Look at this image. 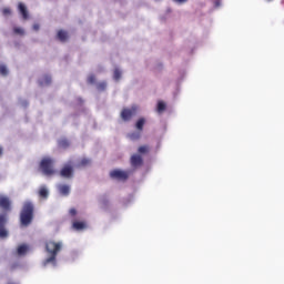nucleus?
Segmentation results:
<instances>
[{
	"mask_svg": "<svg viewBox=\"0 0 284 284\" xmlns=\"http://www.w3.org/2000/svg\"><path fill=\"white\" fill-rule=\"evenodd\" d=\"M34 220V204L24 202L20 212V224L22 227H28Z\"/></svg>",
	"mask_w": 284,
	"mask_h": 284,
	"instance_id": "nucleus-1",
	"label": "nucleus"
},
{
	"mask_svg": "<svg viewBox=\"0 0 284 284\" xmlns=\"http://www.w3.org/2000/svg\"><path fill=\"white\" fill-rule=\"evenodd\" d=\"M61 247H63L61 242H54L52 240L45 242V251L50 256L44 261V265H48L49 263L57 265V254L61 252Z\"/></svg>",
	"mask_w": 284,
	"mask_h": 284,
	"instance_id": "nucleus-2",
	"label": "nucleus"
},
{
	"mask_svg": "<svg viewBox=\"0 0 284 284\" xmlns=\"http://www.w3.org/2000/svg\"><path fill=\"white\" fill-rule=\"evenodd\" d=\"M40 170L45 176H52L54 174V160L51 158H44L40 162Z\"/></svg>",
	"mask_w": 284,
	"mask_h": 284,
	"instance_id": "nucleus-3",
	"label": "nucleus"
},
{
	"mask_svg": "<svg viewBox=\"0 0 284 284\" xmlns=\"http://www.w3.org/2000/svg\"><path fill=\"white\" fill-rule=\"evenodd\" d=\"M136 106H131V108H124L122 109L120 116L122 121L128 123L129 121H132L133 116H136Z\"/></svg>",
	"mask_w": 284,
	"mask_h": 284,
	"instance_id": "nucleus-4",
	"label": "nucleus"
},
{
	"mask_svg": "<svg viewBox=\"0 0 284 284\" xmlns=\"http://www.w3.org/2000/svg\"><path fill=\"white\" fill-rule=\"evenodd\" d=\"M110 178L114 181H125L126 179H130V173H128L126 171L114 169L110 172Z\"/></svg>",
	"mask_w": 284,
	"mask_h": 284,
	"instance_id": "nucleus-5",
	"label": "nucleus"
},
{
	"mask_svg": "<svg viewBox=\"0 0 284 284\" xmlns=\"http://www.w3.org/2000/svg\"><path fill=\"white\" fill-rule=\"evenodd\" d=\"M73 174L74 168L70 164L64 165L60 171V176H62V179H72Z\"/></svg>",
	"mask_w": 284,
	"mask_h": 284,
	"instance_id": "nucleus-6",
	"label": "nucleus"
},
{
	"mask_svg": "<svg viewBox=\"0 0 284 284\" xmlns=\"http://www.w3.org/2000/svg\"><path fill=\"white\" fill-rule=\"evenodd\" d=\"M130 164L134 170L143 166V158L139 154H133L130 159Z\"/></svg>",
	"mask_w": 284,
	"mask_h": 284,
	"instance_id": "nucleus-7",
	"label": "nucleus"
},
{
	"mask_svg": "<svg viewBox=\"0 0 284 284\" xmlns=\"http://www.w3.org/2000/svg\"><path fill=\"white\" fill-rule=\"evenodd\" d=\"M6 223H8V217L0 214V239H6L8 236V230H6Z\"/></svg>",
	"mask_w": 284,
	"mask_h": 284,
	"instance_id": "nucleus-8",
	"label": "nucleus"
},
{
	"mask_svg": "<svg viewBox=\"0 0 284 284\" xmlns=\"http://www.w3.org/2000/svg\"><path fill=\"white\" fill-rule=\"evenodd\" d=\"M0 207L3 210V212H10V210H12L10 197L0 195Z\"/></svg>",
	"mask_w": 284,
	"mask_h": 284,
	"instance_id": "nucleus-9",
	"label": "nucleus"
},
{
	"mask_svg": "<svg viewBox=\"0 0 284 284\" xmlns=\"http://www.w3.org/2000/svg\"><path fill=\"white\" fill-rule=\"evenodd\" d=\"M87 229H88V224L83 221L75 220L72 222V230H75V232H81Z\"/></svg>",
	"mask_w": 284,
	"mask_h": 284,
	"instance_id": "nucleus-10",
	"label": "nucleus"
},
{
	"mask_svg": "<svg viewBox=\"0 0 284 284\" xmlns=\"http://www.w3.org/2000/svg\"><path fill=\"white\" fill-rule=\"evenodd\" d=\"M18 9H19L20 14L22 16V19L28 20L30 18V16L28 14V8H26V4L20 2L18 4Z\"/></svg>",
	"mask_w": 284,
	"mask_h": 284,
	"instance_id": "nucleus-11",
	"label": "nucleus"
},
{
	"mask_svg": "<svg viewBox=\"0 0 284 284\" xmlns=\"http://www.w3.org/2000/svg\"><path fill=\"white\" fill-rule=\"evenodd\" d=\"M58 190L62 196H68L70 194V185L68 184H59Z\"/></svg>",
	"mask_w": 284,
	"mask_h": 284,
	"instance_id": "nucleus-12",
	"label": "nucleus"
},
{
	"mask_svg": "<svg viewBox=\"0 0 284 284\" xmlns=\"http://www.w3.org/2000/svg\"><path fill=\"white\" fill-rule=\"evenodd\" d=\"M39 85H50L52 83V78L50 75H44L38 81Z\"/></svg>",
	"mask_w": 284,
	"mask_h": 284,
	"instance_id": "nucleus-13",
	"label": "nucleus"
},
{
	"mask_svg": "<svg viewBox=\"0 0 284 284\" xmlns=\"http://www.w3.org/2000/svg\"><path fill=\"white\" fill-rule=\"evenodd\" d=\"M58 39L62 43H65V41H68V32L63 30L58 31Z\"/></svg>",
	"mask_w": 284,
	"mask_h": 284,
	"instance_id": "nucleus-14",
	"label": "nucleus"
},
{
	"mask_svg": "<svg viewBox=\"0 0 284 284\" xmlns=\"http://www.w3.org/2000/svg\"><path fill=\"white\" fill-rule=\"evenodd\" d=\"M143 125H145V118H140L135 123V128L139 132H143Z\"/></svg>",
	"mask_w": 284,
	"mask_h": 284,
	"instance_id": "nucleus-15",
	"label": "nucleus"
},
{
	"mask_svg": "<svg viewBox=\"0 0 284 284\" xmlns=\"http://www.w3.org/2000/svg\"><path fill=\"white\" fill-rule=\"evenodd\" d=\"M26 252H28V245L22 244L18 247V254L19 256H23V254H26Z\"/></svg>",
	"mask_w": 284,
	"mask_h": 284,
	"instance_id": "nucleus-16",
	"label": "nucleus"
},
{
	"mask_svg": "<svg viewBox=\"0 0 284 284\" xmlns=\"http://www.w3.org/2000/svg\"><path fill=\"white\" fill-rule=\"evenodd\" d=\"M165 108H166L165 102H163V101L158 102L156 110H158L159 114H162V112H165Z\"/></svg>",
	"mask_w": 284,
	"mask_h": 284,
	"instance_id": "nucleus-17",
	"label": "nucleus"
},
{
	"mask_svg": "<svg viewBox=\"0 0 284 284\" xmlns=\"http://www.w3.org/2000/svg\"><path fill=\"white\" fill-rule=\"evenodd\" d=\"M139 154H148L150 152V146L148 145H142L138 149Z\"/></svg>",
	"mask_w": 284,
	"mask_h": 284,
	"instance_id": "nucleus-18",
	"label": "nucleus"
},
{
	"mask_svg": "<svg viewBox=\"0 0 284 284\" xmlns=\"http://www.w3.org/2000/svg\"><path fill=\"white\" fill-rule=\"evenodd\" d=\"M48 189H45V186L40 187L39 190V196H41V199H45L48 196Z\"/></svg>",
	"mask_w": 284,
	"mask_h": 284,
	"instance_id": "nucleus-19",
	"label": "nucleus"
},
{
	"mask_svg": "<svg viewBox=\"0 0 284 284\" xmlns=\"http://www.w3.org/2000/svg\"><path fill=\"white\" fill-rule=\"evenodd\" d=\"M129 136H130V139H131L132 141H139V139H141V133H139V132H133V133H131Z\"/></svg>",
	"mask_w": 284,
	"mask_h": 284,
	"instance_id": "nucleus-20",
	"label": "nucleus"
},
{
	"mask_svg": "<svg viewBox=\"0 0 284 284\" xmlns=\"http://www.w3.org/2000/svg\"><path fill=\"white\" fill-rule=\"evenodd\" d=\"M0 74L2 77H8V68L3 64H0Z\"/></svg>",
	"mask_w": 284,
	"mask_h": 284,
	"instance_id": "nucleus-21",
	"label": "nucleus"
},
{
	"mask_svg": "<svg viewBox=\"0 0 284 284\" xmlns=\"http://www.w3.org/2000/svg\"><path fill=\"white\" fill-rule=\"evenodd\" d=\"M113 79H114V81H119L121 79V70H119V69L114 70Z\"/></svg>",
	"mask_w": 284,
	"mask_h": 284,
	"instance_id": "nucleus-22",
	"label": "nucleus"
},
{
	"mask_svg": "<svg viewBox=\"0 0 284 284\" xmlns=\"http://www.w3.org/2000/svg\"><path fill=\"white\" fill-rule=\"evenodd\" d=\"M108 88V83L106 82H100L98 85H97V89L100 91V92H103V90H105Z\"/></svg>",
	"mask_w": 284,
	"mask_h": 284,
	"instance_id": "nucleus-23",
	"label": "nucleus"
},
{
	"mask_svg": "<svg viewBox=\"0 0 284 284\" xmlns=\"http://www.w3.org/2000/svg\"><path fill=\"white\" fill-rule=\"evenodd\" d=\"M59 145H60V148L65 149V148H69V146H70V142H69L68 140H61V141L59 142Z\"/></svg>",
	"mask_w": 284,
	"mask_h": 284,
	"instance_id": "nucleus-24",
	"label": "nucleus"
},
{
	"mask_svg": "<svg viewBox=\"0 0 284 284\" xmlns=\"http://www.w3.org/2000/svg\"><path fill=\"white\" fill-rule=\"evenodd\" d=\"M88 83H97V77L94 74H91L88 77Z\"/></svg>",
	"mask_w": 284,
	"mask_h": 284,
	"instance_id": "nucleus-25",
	"label": "nucleus"
},
{
	"mask_svg": "<svg viewBox=\"0 0 284 284\" xmlns=\"http://www.w3.org/2000/svg\"><path fill=\"white\" fill-rule=\"evenodd\" d=\"M13 32H14V34H24V31L21 28H14Z\"/></svg>",
	"mask_w": 284,
	"mask_h": 284,
	"instance_id": "nucleus-26",
	"label": "nucleus"
},
{
	"mask_svg": "<svg viewBox=\"0 0 284 284\" xmlns=\"http://www.w3.org/2000/svg\"><path fill=\"white\" fill-rule=\"evenodd\" d=\"M11 10H10V8H4L3 10H2V14H4V17H8V14H11Z\"/></svg>",
	"mask_w": 284,
	"mask_h": 284,
	"instance_id": "nucleus-27",
	"label": "nucleus"
},
{
	"mask_svg": "<svg viewBox=\"0 0 284 284\" xmlns=\"http://www.w3.org/2000/svg\"><path fill=\"white\" fill-rule=\"evenodd\" d=\"M69 213L71 216H77V209H70Z\"/></svg>",
	"mask_w": 284,
	"mask_h": 284,
	"instance_id": "nucleus-28",
	"label": "nucleus"
},
{
	"mask_svg": "<svg viewBox=\"0 0 284 284\" xmlns=\"http://www.w3.org/2000/svg\"><path fill=\"white\" fill-rule=\"evenodd\" d=\"M214 6H215V8H220L221 7V0H215Z\"/></svg>",
	"mask_w": 284,
	"mask_h": 284,
	"instance_id": "nucleus-29",
	"label": "nucleus"
},
{
	"mask_svg": "<svg viewBox=\"0 0 284 284\" xmlns=\"http://www.w3.org/2000/svg\"><path fill=\"white\" fill-rule=\"evenodd\" d=\"M175 1L176 3H187V0H173Z\"/></svg>",
	"mask_w": 284,
	"mask_h": 284,
	"instance_id": "nucleus-30",
	"label": "nucleus"
},
{
	"mask_svg": "<svg viewBox=\"0 0 284 284\" xmlns=\"http://www.w3.org/2000/svg\"><path fill=\"white\" fill-rule=\"evenodd\" d=\"M33 30H39V24H33Z\"/></svg>",
	"mask_w": 284,
	"mask_h": 284,
	"instance_id": "nucleus-31",
	"label": "nucleus"
},
{
	"mask_svg": "<svg viewBox=\"0 0 284 284\" xmlns=\"http://www.w3.org/2000/svg\"><path fill=\"white\" fill-rule=\"evenodd\" d=\"M82 165H88V160H82Z\"/></svg>",
	"mask_w": 284,
	"mask_h": 284,
	"instance_id": "nucleus-32",
	"label": "nucleus"
},
{
	"mask_svg": "<svg viewBox=\"0 0 284 284\" xmlns=\"http://www.w3.org/2000/svg\"><path fill=\"white\" fill-rule=\"evenodd\" d=\"M3 154V149L0 146V156Z\"/></svg>",
	"mask_w": 284,
	"mask_h": 284,
	"instance_id": "nucleus-33",
	"label": "nucleus"
}]
</instances>
